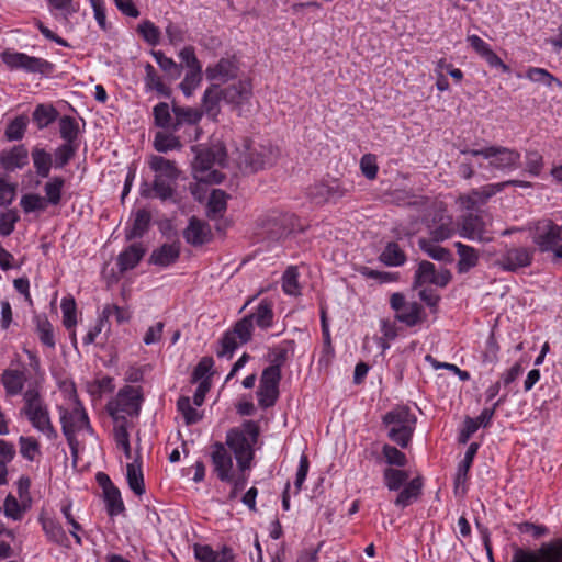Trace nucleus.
Wrapping results in <instances>:
<instances>
[{"mask_svg": "<svg viewBox=\"0 0 562 562\" xmlns=\"http://www.w3.org/2000/svg\"><path fill=\"white\" fill-rule=\"evenodd\" d=\"M202 81V69H191L184 75L179 87L186 97H191Z\"/></svg>", "mask_w": 562, "mask_h": 562, "instance_id": "57", "label": "nucleus"}, {"mask_svg": "<svg viewBox=\"0 0 562 562\" xmlns=\"http://www.w3.org/2000/svg\"><path fill=\"white\" fill-rule=\"evenodd\" d=\"M180 257V244L171 243L164 244L159 248L153 250L149 257V263L159 266V267H168L175 263Z\"/></svg>", "mask_w": 562, "mask_h": 562, "instance_id": "24", "label": "nucleus"}, {"mask_svg": "<svg viewBox=\"0 0 562 562\" xmlns=\"http://www.w3.org/2000/svg\"><path fill=\"white\" fill-rule=\"evenodd\" d=\"M144 82L147 91H156L158 95L164 98L171 97V89L164 83L155 67L149 63L145 65Z\"/></svg>", "mask_w": 562, "mask_h": 562, "instance_id": "31", "label": "nucleus"}, {"mask_svg": "<svg viewBox=\"0 0 562 562\" xmlns=\"http://www.w3.org/2000/svg\"><path fill=\"white\" fill-rule=\"evenodd\" d=\"M23 408L21 414L37 431L44 434L49 440H55L58 434L50 420L48 406L37 387H29L23 393Z\"/></svg>", "mask_w": 562, "mask_h": 562, "instance_id": "1", "label": "nucleus"}, {"mask_svg": "<svg viewBox=\"0 0 562 562\" xmlns=\"http://www.w3.org/2000/svg\"><path fill=\"white\" fill-rule=\"evenodd\" d=\"M59 134L65 140L64 144L77 145L76 140L79 135L78 122L69 115H64L59 119Z\"/></svg>", "mask_w": 562, "mask_h": 562, "instance_id": "44", "label": "nucleus"}, {"mask_svg": "<svg viewBox=\"0 0 562 562\" xmlns=\"http://www.w3.org/2000/svg\"><path fill=\"white\" fill-rule=\"evenodd\" d=\"M34 319L36 323V333L38 335L40 341L44 346L54 349L56 346V340L53 325L44 315H37Z\"/></svg>", "mask_w": 562, "mask_h": 562, "instance_id": "43", "label": "nucleus"}, {"mask_svg": "<svg viewBox=\"0 0 562 562\" xmlns=\"http://www.w3.org/2000/svg\"><path fill=\"white\" fill-rule=\"evenodd\" d=\"M103 495L109 516L114 517L125 510V506L121 497V492L116 486L103 492Z\"/></svg>", "mask_w": 562, "mask_h": 562, "instance_id": "49", "label": "nucleus"}, {"mask_svg": "<svg viewBox=\"0 0 562 562\" xmlns=\"http://www.w3.org/2000/svg\"><path fill=\"white\" fill-rule=\"evenodd\" d=\"M138 34L147 42L149 45L155 46L160 41V30L151 21L145 20L137 26Z\"/></svg>", "mask_w": 562, "mask_h": 562, "instance_id": "59", "label": "nucleus"}, {"mask_svg": "<svg viewBox=\"0 0 562 562\" xmlns=\"http://www.w3.org/2000/svg\"><path fill=\"white\" fill-rule=\"evenodd\" d=\"M299 271L296 267H289L282 278V289L289 295H299L300 294V285H299Z\"/></svg>", "mask_w": 562, "mask_h": 562, "instance_id": "60", "label": "nucleus"}, {"mask_svg": "<svg viewBox=\"0 0 562 562\" xmlns=\"http://www.w3.org/2000/svg\"><path fill=\"white\" fill-rule=\"evenodd\" d=\"M454 247L459 257L457 263L459 273H467L479 265L480 251L477 249L461 241L454 243Z\"/></svg>", "mask_w": 562, "mask_h": 562, "instance_id": "23", "label": "nucleus"}, {"mask_svg": "<svg viewBox=\"0 0 562 562\" xmlns=\"http://www.w3.org/2000/svg\"><path fill=\"white\" fill-rule=\"evenodd\" d=\"M535 249L525 246H504V250L495 261V266L505 272H517L531 266Z\"/></svg>", "mask_w": 562, "mask_h": 562, "instance_id": "8", "label": "nucleus"}, {"mask_svg": "<svg viewBox=\"0 0 562 562\" xmlns=\"http://www.w3.org/2000/svg\"><path fill=\"white\" fill-rule=\"evenodd\" d=\"M239 67L234 57L221 58L216 64L209 65L205 69L206 79L225 83L238 76Z\"/></svg>", "mask_w": 562, "mask_h": 562, "instance_id": "17", "label": "nucleus"}, {"mask_svg": "<svg viewBox=\"0 0 562 562\" xmlns=\"http://www.w3.org/2000/svg\"><path fill=\"white\" fill-rule=\"evenodd\" d=\"M58 117V111L53 105L38 104L33 112V121L40 130L47 127Z\"/></svg>", "mask_w": 562, "mask_h": 562, "instance_id": "47", "label": "nucleus"}, {"mask_svg": "<svg viewBox=\"0 0 562 562\" xmlns=\"http://www.w3.org/2000/svg\"><path fill=\"white\" fill-rule=\"evenodd\" d=\"M60 308L63 312V325L68 330L74 329L77 324V305L75 299L71 296L64 297L60 303Z\"/></svg>", "mask_w": 562, "mask_h": 562, "instance_id": "53", "label": "nucleus"}, {"mask_svg": "<svg viewBox=\"0 0 562 562\" xmlns=\"http://www.w3.org/2000/svg\"><path fill=\"white\" fill-rule=\"evenodd\" d=\"M58 412L60 415L61 430L67 441H70L71 437H76L81 430L86 429L92 432L88 415L79 402H77V405L71 411L58 406Z\"/></svg>", "mask_w": 562, "mask_h": 562, "instance_id": "12", "label": "nucleus"}, {"mask_svg": "<svg viewBox=\"0 0 562 562\" xmlns=\"http://www.w3.org/2000/svg\"><path fill=\"white\" fill-rule=\"evenodd\" d=\"M151 215L149 211L139 209L135 212L134 221L131 227L125 231L126 240H133L143 237L149 229Z\"/></svg>", "mask_w": 562, "mask_h": 562, "instance_id": "28", "label": "nucleus"}, {"mask_svg": "<svg viewBox=\"0 0 562 562\" xmlns=\"http://www.w3.org/2000/svg\"><path fill=\"white\" fill-rule=\"evenodd\" d=\"M245 427L247 434L251 437V441L247 438L244 431L233 428L226 434V445L234 452L237 461L238 469L244 472L251 467L254 459L252 445L257 441L259 429L254 422H246Z\"/></svg>", "mask_w": 562, "mask_h": 562, "instance_id": "4", "label": "nucleus"}, {"mask_svg": "<svg viewBox=\"0 0 562 562\" xmlns=\"http://www.w3.org/2000/svg\"><path fill=\"white\" fill-rule=\"evenodd\" d=\"M479 443L472 442L465 452L464 459L458 467V471L454 479V492L458 493L459 485L467 481L468 472L472 465L473 459L477 452Z\"/></svg>", "mask_w": 562, "mask_h": 562, "instance_id": "42", "label": "nucleus"}, {"mask_svg": "<svg viewBox=\"0 0 562 562\" xmlns=\"http://www.w3.org/2000/svg\"><path fill=\"white\" fill-rule=\"evenodd\" d=\"M390 305L396 312L395 319L408 327H414L424 321L423 306L417 302H407L402 293H393Z\"/></svg>", "mask_w": 562, "mask_h": 562, "instance_id": "14", "label": "nucleus"}, {"mask_svg": "<svg viewBox=\"0 0 562 562\" xmlns=\"http://www.w3.org/2000/svg\"><path fill=\"white\" fill-rule=\"evenodd\" d=\"M20 205L25 213L43 211L46 207L45 199L35 193L24 194L21 198Z\"/></svg>", "mask_w": 562, "mask_h": 562, "instance_id": "64", "label": "nucleus"}, {"mask_svg": "<svg viewBox=\"0 0 562 562\" xmlns=\"http://www.w3.org/2000/svg\"><path fill=\"white\" fill-rule=\"evenodd\" d=\"M382 453L385 462L389 465L402 468L407 464V458L405 453L391 445L385 443L382 448Z\"/></svg>", "mask_w": 562, "mask_h": 562, "instance_id": "63", "label": "nucleus"}, {"mask_svg": "<svg viewBox=\"0 0 562 562\" xmlns=\"http://www.w3.org/2000/svg\"><path fill=\"white\" fill-rule=\"evenodd\" d=\"M178 179L154 178L153 190L161 201L172 200L175 196V186Z\"/></svg>", "mask_w": 562, "mask_h": 562, "instance_id": "50", "label": "nucleus"}, {"mask_svg": "<svg viewBox=\"0 0 562 562\" xmlns=\"http://www.w3.org/2000/svg\"><path fill=\"white\" fill-rule=\"evenodd\" d=\"M7 395L15 396L22 393L26 382L25 372L22 370L5 369L0 379Z\"/></svg>", "mask_w": 562, "mask_h": 562, "instance_id": "26", "label": "nucleus"}, {"mask_svg": "<svg viewBox=\"0 0 562 562\" xmlns=\"http://www.w3.org/2000/svg\"><path fill=\"white\" fill-rule=\"evenodd\" d=\"M451 272L447 269L437 272L435 265L430 261L423 260L414 276L413 288L417 289L425 283H431L440 288H445L451 280Z\"/></svg>", "mask_w": 562, "mask_h": 562, "instance_id": "15", "label": "nucleus"}, {"mask_svg": "<svg viewBox=\"0 0 562 562\" xmlns=\"http://www.w3.org/2000/svg\"><path fill=\"white\" fill-rule=\"evenodd\" d=\"M114 440L117 447L122 448L124 456L127 459L132 458V450L130 445V435L126 428V418L122 417V422L114 427Z\"/></svg>", "mask_w": 562, "mask_h": 562, "instance_id": "55", "label": "nucleus"}, {"mask_svg": "<svg viewBox=\"0 0 562 562\" xmlns=\"http://www.w3.org/2000/svg\"><path fill=\"white\" fill-rule=\"evenodd\" d=\"M19 445L21 456L29 461H33L35 457L41 453L40 443L34 437L21 436L19 438Z\"/></svg>", "mask_w": 562, "mask_h": 562, "instance_id": "62", "label": "nucleus"}, {"mask_svg": "<svg viewBox=\"0 0 562 562\" xmlns=\"http://www.w3.org/2000/svg\"><path fill=\"white\" fill-rule=\"evenodd\" d=\"M29 164V151L23 144L15 145L10 149L0 153V165L8 171L13 172L22 169Z\"/></svg>", "mask_w": 562, "mask_h": 562, "instance_id": "19", "label": "nucleus"}, {"mask_svg": "<svg viewBox=\"0 0 562 562\" xmlns=\"http://www.w3.org/2000/svg\"><path fill=\"white\" fill-rule=\"evenodd\" d=\"M221 348L216 351V356L218 358H228L233 357L234 351L241 345L236 336H234L231 330L224 333L221 338Z\"/></svg>", "mask_w": 562, "mask_h": 562, "instance_id": "61", "label": "nucleus"}, {"mask_svg": "<svg viewBox=\"0 0 562 562\" xmlns=\"http://www.w3.org/2000/svg\"><path fill=\"white\" fill-rule=\"evenodd\" d=\"M151 55L161 70L165 71L170 79L175 80L181 76V64H177L172 58L167 57L161 50H153Z\"/></svg>", "mask_w": 562, "mask_h": 562, "instance_id": "45", "label": "nucleus"}, {"mask_svg": "<svg viewBox=\"0 0 562 562\" xmlns=\"http://www.w3.org/2000/svg\"><path fill=\"white\" fill-rule=\"evenodd\" d=\"M423 482L420 477L411 480L403 490L398 493L394 504L398 507L405 508L416 501L422 493Z\"/></svg>", "mask_w": 562, "mask_h": 562, "instance_id": "36", "label": "nucleus"}, {"mask_svg": "<svg viewBox=\"0 0 562 562\" xmlns=\"http://www.w3.org/2000/svg\"><path fill=\"white\" fill-rule=\"evenodd\" d=\"M279 155V148L270 143H249L245 145V149L239 154L238 165L245 172L255 173L273 166Z\"/></svg>", "mask_w": 562, "mask_h": 562, "instance_id": "6", "label": "nucleus"}, {"mask_svg": "<svg viewBox=\"0 0 562 562\" xmlns=\"http://www.w3.org/2000/svg\"><path fill=\"white\" fill-rule=\"evenodd\" d=\"M172 113L175 115L176 132L183 125H198L203 116V112L190 106L172 105Z\"/></svg>", "mask_w": 562, "mask_h": 562, "instance_id": "32", "label": "nucleus"}, {"mask_svg": "<svg viewBox=\"0 0 562 562\" xmlns=\"http://www.w3.org/2000/svg\"><path fill=\"white\" fill-rule=\"evenodd\" d=\"M146 250L142 244L135 243L128 246L117 256V267L121 272L134 269L144 257Z\"/></svg>", "mask_w": 562, "mask_h": 562, "instance_id": "25", "label": "nucleus"}, {"mask_svg": "<svg viewBox=\"0 0 562 562\" xmlns=\"http://www.w3.org/2000/svg\"><path fill=\"white\" fill-rule=\"evenodd\" d=\"M35 172L41 178H48L53 167V156L46 149L38 146L31 151Z\"/></svg>", "mask_w": 562, "mask_h": 562, "instance_id": "35", "label": "nucleus"}, {"mask_svg": "<svg viewBox=\"0 0 562 562\" xmlns=\"http://www.w3.org/2000/svg\"><path fill=\"white\" fill-rule=\"evenodd\" d=\"M294 216L291 214H279L270 216L266 224L268 237L272 240H278L289 235L294 226Z\"/></svg>", "mask_w": 562, "mask_h": 562, "instance_id": "21", "label": "nucleus"}, {"mask_svg": "<svg viewBox=\"0 0 562 562\" xmlns=\"http://www.w3.org/2000/svg\"><path fill=\"white\" fill-rule=\"evenodd\" d=\"M227 199L228 194L225 191L221 189L212 190L206 205V215L210 220L223 216L227 209Z\"/></svg>", "mask_w": 562, "mask_h": 562, "instance_id": "33", "label": "nucleus"}, {"mask_svg": "<svg viewBox=\"0 0 562 562\" xmlns=\"http://www.w3.org/2000/svg\"><path fill=\"white\" fill-rule=\"evenodd\" d=\"M126 480L128 487L138 496L145 493L144 475L142 471L140 456L126 465Z\"/></svg>", "mask_w": 562, "mask_h": 562, "instance_id": "29", "label": "nucleus"}, {"mask_svg": "<svg viewBox=\"0 0 562 562\" xmlns=\"http://www.w3.org/2000/svg\"><path fill=\"white\" fill-rule=\"evenodd\" d=\"M419 248L427 254L430 258L443 261V262H452L453 257L449 249L439 246L432 239L420 238L418 240Z\"/></svg>", "mask_w": 562, "mask_h": 562, "instance_id": "39", "label": "nucleus"}, {"mask_svg": "<svg viewBox=\"0 0 562 562\" xmlns=\"http://www.w3.org/2000/svg\"><path fill=\"white\" fill-rule=\"evenodd\" d=\"M491 226V217L469 212L458 218L456 231L462 238L481 244H488L494 239Z\"/></svg>", "mask_w": 562, "mask_h": 562, "instance_id": "7", "label": "nucleus"}, {"mask_svg": "<svg viewBox=\"0 0 562 562\" xmlns=\"http://www.w3.org/2000/svg\"><path fill=\"white\" fill-rule=\"evenodd\" d=\"M463 154L482 156L490 160V166L498 170L516 169L519 165L520 154L503 146H490L482 149L463 150Z\"/></svg>", "mask_w": 562, "mask_h": 562, "instance_id": "10", "label": "nucleus"}, {"mask_svg": "<svg viewBox=\"0 0 562 562\" xmlns=\"http://www.w3.org/2000/svg\"><path fill=\"white\" fill-rule=\"evenodd\" d=\"M155 125L170 132H176L175 117H172L169 104L159 102L153 109Z\"/></svg>", "mask_w": 562, "mask_h": 562, "instance_id": "41", "label": "nucleus"}, {"mask_svg": "<svg viewBox=\"0 0 562 562\" xmlns=\"http://www.w3.org/2000/svg\"><path fill=\"white\" fill-rule=\"evenodd\" d=\"M214 472L222 482L232 481L233 459L223 443L215 442L211 453Z\"/></svg>", "mask_w": 562, "mask_h": 562, "instance_id": "18", "label": "nucleus"}, {"mask_svg": "<svg viewBox=\"0 0 562 562\" xmlns=\"http://www.w3.org/2000/svg\"><path fill=\"white\" fill-rule=\"evenodd\" d=\"M252 330V316H244L235 323L231 333L238 338L241 345H244L251 340Z\"/></svg>", "mask_w": 562, "mask_h": 562, "instance_id": "51", "label": "nucleus"}, {"mask_svg": "<svg viewBox=\"0 0 562 562\" xmlns=\"http://www.w3.org/2000/svg\"><path fill=\"white\" fill-rule=\"evenodd\" d=\"M183 238L191 246H202L211 240L210 225L194 216L189 220V224L183 231Z\"/></svg>", "mask_w": 562, "mask_h": 562, "instance_id": "20", "label": "nucleus"}, {"mask_svg": "<svg viewBox=\"0 0 562 562\" xmlns=\"http://www.w3.org/2000/svg\"><path fill=\"white\" fill-rule=\"evenodd\" d=\"M409 479L408 472L394 468L383 471V482L390 491H398Z\"/></svg>", "mask_w": 562, "mask_h": 562, "instance_id": "46", "label": "nucleus"}, {"mask_svg": "<svg viewBox=\"0 0 562 562\" xmlns=\"http://www.w3.org/2000/svg\"><path fill=\"white\" fill-rule=\"evenodd\" d=\"M142 401L143 397L138 387L124 386L119 391L114 405H109V413L116 423L122 422L123 416L120 413L131 416L138 415Z\"/></svg>", "mask_w": 562, "mask_h": 562, "instance_id": "11", "label": "nucleus"}, {"mask_svg": "<svg viewBox=\"0 0 562 562\" xmlns=\"http://www.w3.org/2000/svg\"><path fill=\"white\" fill-rule=\"evenodd\" d=\"M29 119L25 115H19L9 123L5 128V137L8 140H20L23 138Z\"/></svg>", "mask_w": 562, "mask_h": 562, "instance_id": "56", "label": "nucleus"}, {"mask_svg": "<svg viewBox=\"0 0 562 562\" xmlns=\"http://www.w3.org/2000/svg\"><path fill=\"white\" fill-rule=\"evenodd\" d=\"M64 184L65 179L59 176L53 177L47 181L44 186L45 203L47 202L52 205H58L61 200V190Z\"/></svg>", "mask_w": 562, "mask_h": 562, "instance_id": "48", "label": "nucleus"}, {"mask_svg": "<svg viewBox=\"0 0 562 562\" xmlns=\"http://www.w3.org/2000/svg\"><path fill=\"white\" fill-rule=\"evenodd\" d=\"M226 151L221 146L196 149L194 160L192 162L193 178L199 182L221 183L224 175L212 167L215 164L224 165Z\"/></svg>", "mask_w": 562, "mask_h": 562, "instance_id": "3", "label": "nucleus"}, {"mask_svg": "<svg viewBox=\"0 0 562 562\" xmlns=\"http://www.w3.org/2000/svg\"><path fill=\"white\" fill-rule=\"evenodd\" d=\"M177 407L181 412L187 425L196 424L202 418V415L192 407L188 396H180L177 401Z\"/></svg>", "mask_w": 562, "mask_h": 562, "instance_id": "58", "label": "nucleus"}, {"mask_svg": "<svg viewBox=\"0 0 562 562\" xmlns=\"http://www.w3.org/2000/svg\"><path fill=\"white\" fill-rule=\"evenodd\" d=\"M148 164L157 178L178 179L180 176V171L175 161L166 159L162 156H151Z\"/></svg>", "mask_w": 562, "mask_h": 562, "instance_id": "30", "label": "nucleus"}, {"mask_svg": "<svg viewBox=\"0 0 562 562\" xmlns=\"http://www.w3.org/2000/svg\"><path fill=\"white\" fill-rule=\"evenodd\" d=\"M416 422V416L407 406H397L383 416L389 439L402 448L409 445Z\"/></svg>", "mask_w": 562, "mask_h": 562, "instance_id": "2", "label": "nucleus"}, {"mask_svg": "<svg viewBox=\"0 0 562 562\" xmlns=\"http://www.w3.org/2000/svg\"><path fill=\"white\" fill-rule=\"evenodd\" d=\"M223 101L222 88L217 83H212L203 93L202 108L209 117L215 120L220 114V102Z\"/></svg>", "mask_w": 562, "mask_h": 562, "instance_id": "27", "label": "nucleus"}, {"mask_svg": "<svg viewBox=\"0 0 562 562\" xmlns=\"http://www.w3.org/2000/svg\"><path fill=\"white\" fill-rule=\"evenodd\" d=\"M347 189L338 181L316 183L308 189V196L316 204L336 203L346 193Z\"/></svg>", "mask_w": 562, "mask_h": 562, "instance_id": "16", "label": "nucleus"}, {"mask_svg": "<svg viewBox=\"0 0 562 562\" xmlns=\"http://www.w3.org/2000/svg\"><path fill=\"white\" fill-rule=\"evenodd\" d=\"M379 259L385 266L400 267L405 263L406 255L397 243L390 241L385 245L383 251L379 256Z\"/></svg>", "mask_w": 562, "mask_h": 562, "instance_id": "37", "label": "nucleus"}, {"mask_svg": "<svg viewBox=\"0 0 562 562\" xmlns=\"http://www.w3.org/2000/svg\"><path fill=\"white\" fill-rule=\"evenodd\" d=\"M456 231V226L450 217L441 218V223L436 226H429V234L431 239L436 243L443 241L450 238Z\"/></svg>", "mask_w": 562, "mask_h": 562, "instance_id": "52", "label": "nucleus"}, {"mask_svg": "<svg viewBox=\"0 0 562 562\" xmlns=\"http://www.w3.org/2000/svg\"><path fill=\"white\" fill-rule=\"evenodd\" d=\"M281 376V370H278L277 366H269L263 369L257 391L260 407L268 408L276 404L279 397Z\"/></svg>", "mask_w": 562, "mask_h": 562, "instance_id": "13", "label": "nucleus"}, {"mask_svg": "<svg viewBox=\"0 0 562 562\" xmlns=\"http://www.w3.org/2000/svg\"><path fill=\"white\" fill-rule=\"evenodd\" d=\"M40 522L42 525V529H43L45 536L47 537V539L50 542H54L59 546L67 544L68 537H67L65 530L63 529L61 525L58 521H56L53 518H47V517L41 516Z\"/></svg>", "mask_w": 562, "mask_h": 562, "instance_id": "34", "label": "nucleus"}, {"mask_svg": "<svg viewBox=\"0 0 562 562\" xmlns=\"http://www.w3.org/2000/svg\"><path fill=\"white\" fill-rule=\"evenodd\" d=\"M170 131H159L155 134L154 148L158 153L179 150L182 147L180 138Z\"/></svg>", "mask_w": 562, "mask_h": 562, "instance_id": "38", "label": "nucleus"}, {"mask_svg": "<svg viewBox=\"0 0 562 562\" xmlns=\"http://www.w3.org/2000/svg\"><path fill=\"white\" fill-rule=\"evenodd\" d=\"M248 316H252V324L256 323L259 328H270L273 323V310L271 302L262 300L256 307L255 312Z\"/></svg>", "mask_w": 562, "mask_h": 562, "instance_id": "40", "label": "nucleus"}, {"mask_svg": "<svg viewBox=\"0 0 562 562\" xmlns=\"http://www.w3.org/2000/svg\"><path fill=\"white\" fill-rule=\"evenodd\" d=\"M78 145L61 144L54 151L53 166L56 169L64 168L76 155Z\"/></svg>", "mask_w": 562, "mask_h": 562, "instance_id": "54", "label": "nucleus"}, {"mask_svg": "<svg viewBox=\"0 0 562 562\" xmlns=\"http://www.w3.org/2000/svg\"><path fill=\"white\" fill-rule=\"evenodd\" d=\"M252 92V87L248 80H239L226 88H222L223 101L229 104H240L247 101Z\"/></svg>", "mask_w": 562, "mask_h": 562, "instance_id": "22", "label": "nucleus"}, {"mask_svg": "<svg viewBox=\"0 0 562 562\" xmlns=\"http://www.w3.org/2000/svg\"><path fill=\"white\" fill-rule=\"evenodd\" d=\"M3 63L11 69H22L30 74L48 76L55 70V65L46 59L29 56L24 53L4 52L1 55Z\"/></svg>", "mask_w": 562, "mask_h": 562, "instance_id": "9", "label": "nucleus"}, {"mask_svg": "<svg viewBox=\"0 0 562 562\" xmlns=\"http://www.w3.org/2000/svg\"><path fill=\"white\" fill-rule=\"evenodd\" d=\"M528 229L541 252L552 251L555 259H562V225L550 218H541L531 223Z\"/></svg>", "mask_w": 562, "mask_h": 562, "instance_id": "5", "label": "nucleus"}]
</instances>
